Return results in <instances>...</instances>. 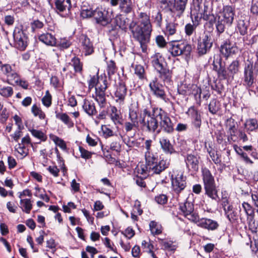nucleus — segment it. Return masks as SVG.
<instances>
[{
  "label": "nucleus",
  "mask_w": 258,
  "mask_h": 258,
  "mask_svg": "<svg viewBox=\"0 0 258 258\" xmlns=\"http://www.w3.org/2000/svg\"><path fill=\"white\" fill-rule=\"evenodd\" d=\"M235 16V9L232 6H224L218 14L216 21V29L219 36L225 31L226 27L232 24Z\"/></svg>",
  "instance_id": "obj_1"
},
{
  "label": "nucleus",
  "mask_w": 258,
  "mask_h": 258,
  "mask_svg": "<svg viewBox=\"0 0 258 258\" xmlns=\"http://www.w3.org/2000/svg\"><path fill=\"white\" fill-rule=\"evenodd\" d=\"M202 177L205 195L212 200H217L218 198V190L214 177L208 169L206 168L203 169Z\"/></svg>",
  "instance_id": "obj_2"
},
{
  "label": "nucleus",
  "mask_w": 258,
  "mask_h": 258,
  "mask_svg": "<svg viewBox=\"0 0 258 258\" xmlns=\"http://www.w3.org/2000/svg\"><path fill=\"white\" fill-rule=\"evenodd\" d=\"M156 125L153 130H149L150 132H155L159 126L161 130L167 134L173 132V124L167 113L161 109L157 110L155 114Z\"/></svg>",
  "instance_id": "obj_3"
},
{
  "label": "nucleus",
  "mask_w": 258,
  "mask_h": 258,
  "mask_svg": "<svg viewBox=\"0 0 258 258\" xmlns=\"http://www.w3.org/2000/svg\"><path fill=\"white\" fill-rule=\"evenodd\" d=\"M258 72V61H256L254 66L250 61L245 63L243 78V84L246 88L253 87Z\"/></svg>",
  "instance_id": "obj_4"
},
{
  "label": "nucleus",
  "mask_w": 258,
  "mask_h": 258,
  "mask_svg": "<svg viewBox=\"0 0 258 258\" xmlns=\"http://www.w3.org/2000/svg\"><path fill=\"white\" fill-rule=\"evenodd\" d=\"M172 41L169 43V51L173 56H176L184 54L188 55L191 50L190 45L184 43H179L177 42L180 38H171Z\"/></svg>",
  "instance_id": "obj_5"
},
{
  "label": "nucleus",
  "mask_w": 258,
  "mask_h": 258,
  "mask_svg": "<svg viewBox=\"0 0 258 258\" xmlns=\"http://www.w3.org/2000/svg\"><path fill=\"white\" fill-rule=\"evenodd\" d=\"M152 31L144 29L138 26L134 30H132L134 37L140 43L142 51L145 52L147 50V44L150 41V34Z\"/></svg>",
  "instance_id": "obj_6"
},
{
  "label": "nucleus",
  "mask_w": 258,
  "mask_h": 258,
  "mask_svg": "<svg viewBox=\"0 0 258 258\" xmlns=\"http://www.w3.org/2000/svg\"><path fill=\"white\" fill-rule=\"evenodd\" d=\"M161 109L154 108L152 112L151 113L147 108L143 111V114L141 116L140 122L143 124V127L146 128L147 130H153L156 125V120L155 114L157 110H160Z\"/></svg>",
  "instance_id": "obj_7"
},
{
  "label": "nucleus",
  "mask_w": 258,
  "mask_h": 258,
  "mask_svg": "<svg viewBox=\"0 0 258 258\" xmlns=\"http://www.w3.org/2000/svg\"><path fill=\"white\" fill-rule=\"evenodd\" d=\"M15 46L20 50H24L28 45V37L22 27H16L13 32Z\"/></svg>",
  "instance_id": "obj_8"
},
{
  "label": "nucleus",
  "mask_w": 258,
  "mask_h": 258,
  "mask_svg": "<svg viewBox=\"0 0 258 258\" xmlns=\"http://www.w3.org/2000/svg\"><path fill=\"white\" fill-rule=\"evenodd\" d=\"M111 6H118V10L123 15H127L134 12L135 7L132 0H110Z\"/></svg>",
  "instance_id": "obj_9"
},
{
  "label": "nucleus",
  "mask_w": 258,
  "mask_h": 258,
  "mask_svg": "<svg viewBox=\"0 0 258 258\" xmlns=\"http://www.w3.org/2000/svg\"><path fill=\"white\" fill-rule=\"evenodd\" d=\"M94 18L97 24L106 26L111 22V14L103 8H97L94 10Z\"/></svg>",
  "instance_id": "obj_10"
},
{
  "label": "nucleus",
  "mask_w": 258,
  "mask_h": 258,
  "mask_svg": "<svg viewBox=\"0 0 258 258\" xmlns=\"http://www.w3.org/2000/svg\"><path fill=\"white\" fill-rule=\"evenodd\" d=\"M55 11L62 17H69L71 15V0H55Z\"/></svg>",
  "instance_id": "obj_11"
},
{
  "label": "nucleus",
  "mask_w": 258,
  "mask_h": 258,
  "mask_svg": "<svg viewBox=\"0 0 258 258\" xmlns=\"http://www.w3.org/2000/svg\"><path fill=\"white\" fill-rule=\"evenodd\" d=\"M171 183L174 192L179 194L186 186V177L184 176L183 172H179L174 177L172 176Z\"/></svg>",
  "instance_id": "obj_12"
},
{
  "label": "nucleus",
  "mask_w": 258,
  "mask_h": 258,
  "mask_svg": "<svg viewBox=\"0 0 258 258\" xmlns=\"http://www.w3.org/2000/svg\"><path fill=\"white\" fill-rule=\"evenodd\" d=\"M194 220L193 223L196 224L198 227L209 231L216 230L219 227L217 221L207 218H200L199 215Z\"/></svg>",
  "instance_id": "obj_13"
},
{
  "label": "nucleus",
  "mask_w": 258,
  "mask_h": 258,
  "mask_svg": "<svg viewBox=\"0 0 258 258\" xmlns=\"http://www.w3.org/2000/svg\"><path fill=\"white\" fill-rule=\"evenodd\" d=\"M213 45V41L210 36L205 34L200 37L198 40L197 51L200 55L206 54L210 51Z\"/></svg>",
  "instance_id": "obj_14"
},
{
  "label": "nucleus",
  "mask_w": 258,
  "mask_h": 258,
  "mask_svg": "<svg viewBox=\"0 0 258 258\" xmlns=\"http://www.w3.org/2000/svg\"><path fill=\"white\" fill-rule=\"evenodd\" d=\"M149 87L152 94L164 102L167 101L164 87L155 78L149 84Z\"/></svg>",
  "instance_id": "obj_15"
},
{
  "label": "nucleus",
  "mask_w": 258,
  "mask_h": 258,
  "mask_svg": "<svg viewBox=\"0 0 258 258\" xmlns=\"http://www.w3.org/2000/svg\"><path fill=\"white\" fill-rule=\"evenodd\" d=\"M187 3V0H173L170 11L176 17L180 18L183 15Z\"/></svg>",
  "instance_id": "obj_16"
},
{
  "label": "nucleus",
  "mask_w": 258,
  "mask_h": 258,
  "mask_svg": "<svg viewBox=\"0 0 258 258\" xmlns=\"http://www.w3.org/2000/svg\"><path fill=\"white\" fill-rule=\"evenodd\" d=\"M179 209L184 216L191 222H194V219L197 218L198 214L194 213V207L192 203L186 201L180 205Z\"/></svg>",
  "instance_id": "obj_17"
},
{
  "label": "nucleus",
  "mask_w": 258,
  "mask_h": 258,
  "mask_svg": "<svg viewBox=\"0 0 258 258\" xmlns=\"http://www.w3.org/2000/svg\"><path fill=\"white\" fill-rule=\"evenodd\" d=\"M126 88L124 83L119 82L116 84V90L114 92L115 101L119 104H123L126 95Z\"/></svg>",
  "instance_id": "obj_18"
},
{
  "label": "nucleus",
  "mask_w": 258,
  "mask_h": 258,
  "mask_svg": "<svg viewBox=\"0 0 258 258\" xmlns=\"http://www.w3.org/2000/svg\"><path fill=\"white\" fill-rule=\"evenodd\" d=\"M169 165L170 161L169 160L167 159H162L159 162L156 161L155 163L152 164L151 167H149V169H151L152 174H159L168 168Z\"/></svg>",
  "instance_id": "obj_19"
},
{
  "label": "nucleus",
  "mask_w": 258,
  "mask_h": 258,
  "mask_svg": "<svg viewBox=\"0 0 258 258\" xmlns=\"http://www.w3.org/2000/svg\"><path fill=\"white\" fill-rule=\"evenodd\" d=\"M83 52L85 55L91 54L94 52V47L90 39L85 35H82L80 38Z\"/></svg>",
  "instance_id": "obj_20"
},
{
  "label": "nucleus",
  "mask_w": 258,
  "mask_h": 258,
  "mask_svg": "<svg viewBox=\"0 0 258 258\" xmlns=\"http://www.w3.org/2000/svg\"><path fill=\"white\" fill-rule=\"evenodd\" d=\"M200 157L191 154H187L185 162L187 167L194 171H197L199 168Z\"/></svg>",
  "instance_id": "obj_21"
},
{
  "label": "nucleus",
  "mask_w": 258,
  "mask_h": 258,
  "mask_svg": "<svg viewBox=\"0 0 258 258\" xmlns=\"http://www.w3.org/2000/svg\"><path fill=\"white\" fill-rule=\"evenodd\" d=\"M238 50V48L234 44H232L229 41H226L221 46L220 48L222 54L227 57L236 53Z\"/></svg>",
  "instance_id": "obj_22"
},
{
  "label": "nucleus",
  "mask_w": 258,
  "mask_h": 258,
  "mask_svg": "<svg viewBox=\"0 0 258 258\" xmlns=\"http://www.w3.org/2000/svg\"><path fill=\"white\" fill-rule=\"evenodd\" d=\"M108 114L111 120L115 124H122V115L120 111L114 106H110Z\"/></svg>",
  "instance_id": "obj_23"
},
{
  "label": "nucleus",
  "mask_w": 258,
  "mask_h": 258,
  "mask_svg": "<svg viewBox=\"0 0 258 258\" xmlns=\"http://www.w3.org/2000/svg\"><path fill=\"white\" fill-rule=\"evenodd\" d=\"M179 33V24L177 23L169 22L166 23L165 34L168 38L178 35Z\"/></svg>",
  "instance_id": "obj_24"
},
{
  "label": "nucleus",
  "mask_w": 258,
  "mask_h": 258,
  "mask_svg": "<svg viewBox=\"0 0 258 258\" xmlns=\"http://www.w3.org/2000/svg\"><path fill=\"white\" fill-rule=\"evenodd\" d=\"M159 143L161 148L165 153L171 155L176 152L173 146L167 137H162L160 138L159 139Z\"/></svg>",
  "instance_id": "obj_25"
},
{
  "label": "nucleus",
  "mask_w": 258,
  "mask_h": 258,
  "mask_svg": "<svg viewBox=\"0 0 258 258\" xmlns=\"http://www.w3.org/2000/svg\"><path fill=\"white\" fill-rule=\"evenodd\" d=\"M139 21L141 25L140 27L148 31H152V25L150 22V16L146 13L141 12L139 14Z\"/></svg>",
  "instance_id": "obj_26"
},
{
  "label": "nucleus",
  "mask_w": 258,
  "mask_h": 258,
  "mask_svg": "<svg viewBox=\"0 0 258 258\" xmlns=\"http://www.w3.org/2000/svg\"><path fill=\"white\" fill-rule=\"evenodd\" d=\"M200 13L203 20L209 21L211 24L214 22H216V18L212 13L211 9L209 8L207 5L204 4V10H202V12H200Z\"/></svg>",
  "instance_id": "obj_27"
},
{
  "label": "nucleus",
  "mask_w": 258,
  "mask_h": 258,
  "mask_svg": "<svg viewBox=\"0 0 258 258\" xmlns=\"http://www.w3.org/2000/svg\"><path fill=\"white\" fill-rule=\"evenodd\" d=\"M152 59V64L157 71L166 66L164 58L159 53L154 54Z\"/></svg>",
  "instance_id": "obj_28"
},
{
  "label": "nucleus",
  "mask_w": 258,
  "mask_h": 258,
  "mask_svg": "<svg viewBox=\"0 0 258 258\" xmlns=\"http://www.w3.org/2000/svg\"><path fill=\"white\" fill-rule=\"evenodd\" d=\"M159 74L160 78L164 83H170L172 78V72L166 66L157 71Z\"/></svg>",
  "instance_id": "obj_29"
},
{
  "label": "nucleus",
  "mask_w": 258,
  "mask_h": 258,
  "mask_svg": "<svg viewBox=\"0 0 258 258\" xmlns=\"http://www.w3.org/2000/svg\"><path fill=\"white\" fill-rule=\"evenodd\" d=\"M84 111L90 116L96 115L97 110L94 103L85 99L84 100V103L82 106Z\"/></svg>",
  "instance_id": "obj_30"
},
{
  "label": "nucleus",
  "mask_w": 258,
  "mask_h": 258,
  "mask_svg": "<svg viewBox=\"0 0 258 258\" xmlns=\"http://www.w3.org/2000/svg\"><path fill=\"white\" fill-rule=\"evenodd\" d=\"M128 119L130 120L139 124V109L137 104H132L129 109Z\"/></svg>",
  "instance_id": "obj_31"
},
{
  "label": "nucleus",
  "mask_w": 258,
  "mask_h": 258,
  "mask_svg": "<svg viewBox=\"0 0 258 258\" xmlns=\"http://www.w3.org/2000/svg\"><path fill=\"white\" fill-rule=\"evenodd\" d=\"M39 40L47 45L54 46L56 44V39L51 34L46 33L39 36Z\"/></svg>",
  "instance_id": "obj_32"
},
{
  "label": "nucleus",
  "mask_w": 258,
  "mask_h": 258,
  "mask_svg": "<svg viewBox=\"0 0 258 258\" xmlns=\"http://www.w3.org/2000/svg\"><path fill=\"white\" fill-rule=\"evenodd\" d=\"M192 111V124L195 127L198 129L199 132L200 131V127L202 123L201 117L198 110L194 108H191L189 111Z\"/></svg>",
  "instance_id": "obj_33"
},
{
  "label": "nucleus",
  "mask_w": 258,
  "mask_h": 258,
  "mask_svg": "<svg viewBox=\"0 0 258 258\" xmlns=\"http://www.w3.org/2000/svg\"><path fill=\"white\" fill-rule=\"evenodd\" d=\"M56 113V118L60 119L68 127L71 128L74 126V123L71 120L69 115L66 113Z\"/></svg>",
  "instance_id": "obj_34"
},
{
  "label": "nucleus",
  "mask_w": 258,
  "mask_h": 258,
  "mask_svg": "<svg viewBox=\"0 0 258 258\" xmlns=\"http://www.w3.org/2000/svg\"><path fill=\"white\" fill-rule=\"evenodd\" d=\"M127 18H125L122 14H119L114 18V22L116 25L122 30H125L127 26Z\"/></svg>",
  "instance_id": "obj_35"
},
{
  "label": "nucleus",
  "mask_w": 258,
  "mask_h": 258,
  "mask_svg": "<svg viewBox=\"0 0 258 258\" xmlns=\"http://www.w3.org/2000/svg\"><path fill=\"white\" fill-rule=\"evenodd\" d=\"M20 204V208L22 209L23 212L27 214L30 213L31 210L32 209V204L30 199H21Z\"/></svg>",
  "instance_id": "obj_36"
},
{
  "label": "nucleus",
  "mask_w": 258,
  "mask_h": 258,
  "mask_svg": "<svg viewBox=\"0 0 258 258\" xmlns=\"http://www.w3.org/2000/svg\"><path fill=\"white\" fill-rule=\"evenodd\" d=\"M95 93V100L98 102L100 107H104L106 102L105 92L96 90Z\"/></svg>",
  "instance_id": "obj_37"
},
{
  "label": "nucleus",
  "mask_w": 258,
  "mask_h": 258,
  "mask_svg": "<svg viewBox=\"0 0 258 258\" xmlns=\"http://www.w3.org/2000/svg\"><path fill=\"white\" fill-rule=\"evenodd\" d=\"M69 65H72L74 67L75 73H82L83 64L78 57L76 56L74 57L71 60V62L69 63Z\"/></svg>",
  "instance_id": "obj_38"
},
{
  "label": "nucleus",
  "mask_w": 258,
  "mask_h": 258,
  "mask_svg": "<svg viewBox=\"0 0 258 258\" xmlns=\"http://www.w3.org/2000/svg\"><path fill=\"white\" fill-rule=\"evenodd\" d=\"M31 112L35 117H38L40 119H44L46 117L45 113L36 104L32 106Z\"/></svg>",
  "instance_id": "obj_39"
},
{
  "label": "nucleus",
  "mask_w": 258,
  "mask_h": 258,
  "mask_svg": "<svg viewBox=\"0 0 258 258\" xmlns=\"http://www.w3.org/2000/svg\"><path fill=\"white\" fill-rule=\"evenodd\" d=\"M149 167H151V166L147 164H142L140 165H138L137 171L138 173L142 175L146 176L147 175L152 174L151 169H149Z\"/></svg>",
  "instance_id": "obj_40"
},
{
  "label": "nucleus",
  "mask_w": 258,
  "mask_h": 258,
  "mask_svg": "<svg viewBox=\"0 0 258 258\" xmlns=\"http://www.w3.org/2000/svg\"><path fill=\"white\" fill-rule=\"evenodd\" d=\"M190 88V91H185L183 93L185 94V95H190L191 94L194 95L195 97H197L198 96L199 98H201V89L197 85L191 84Z\"/></svg>",
  "instance_id": "obj_41"
},
{
  "label": "nucleus",
  "mask_w": 258,
  "mask_h": 258,
  "mask_svg": "<svg viewBox=\"0 0 258 258\" xmlns=\"http://www.w3.org/2000/svg\"><path fill=\"white\" fill-rule=\"evenodd\" d=\"M239 61L237 60H233L228 67V71L230 76H233L239 70Z\"/></svg>",
  "instance_id": "obj_42"
},
{
  "label": "nucleus",
  "mask_w": 258,
  "mask_h": 258,
  "mask_svg": "<svg viewBox=\"0 0 258 258\" xmlns=\"http://www.w3.org/2000/svg\"><path fill=\"white\" fill-rule=\"evenodd\" d=\"M146 163L152 165L157 161V156L154 154L151 151H146L145 153Z\"/></svg>",
  "instance_id": "obj_43"
},
{
  "label": "nucleus",
  "mask_w": 258,
  "mask_h": 258,
  "mask_svg": "<svg viewBox=\"0 0 258 258\" xmlns=\"http://www.w3.org/2000/svg\"><path fill=\"white\" fill-rule=\"evenodd\" d=\"M152 18L153 23H155L157 27L160 28L162 24V15L159 11H156L152 15Z\"/></svg>",
  "instance_id": "obj_44"
},
{
  "label": "nucleus",
  "mask_w": 258,
  "mask_h": 258,
  "mask_svg": "<svg viewBox=\"0 0 258 258\" xmlns=\"http://www.w3.org/2000/svg\"><path fill=\"white\" fill-rule=\"evenodd\" d=\"M107 88V80L105 78L100 77L99 80H98V84L96 86L95 90L105 92Z\"/></svg>",
  "instance_id": "obj_45"
},
{
  "label": "nucleus",
  "mask_w": 258,
  "mask_h": 258,
  "mask_svg": "<svg viewBox=\"0 0 258 258\" xmlns=\"http://www.w3.org/2000/svg\"><path fill=\"white\" fill-rule=\"evenodd\" d=\"M81 16L83 18H88L92 16L94 17V11L91 8L83 5L81 7Z\"/></svg>",
  "instance_id": "obj_46"
},
{
  "label": "nucleus",
  "mask_w": 258,
  "mask_h": 258,
  "mask_svg": "<svg viewBox=\"0 0 258 258\" xmlns=\"http://www.w3.org/2000/svg\"><path fill=\"white\" fill-rule=\"evenodd\" d=\"M245 128L249 131H253L258 127L257 120L255 119H249L246 121L245 123Z\"/></svg>",
  "instance_id": "obj_47"
},
{
  "label": "nucleus",
  "mask_w": 258,
  "mask_h": 258,
  "mask_svg": "<svg viewBox=\"0 0 258 258\" xmlns=\"http://www.w3.org/2000/svg\"><path fill=\"white\" fill-rule=\"evenodd\" d=\"M247 26L248 24L247 22L243 20H239L238 21L237 29L241 35H244L247 33Z\"/></svg>",
  "instance_id": "obj_48"
},
{
  "label": "nucleus",
  "mask_w": 258,
  "mask_h": 258,
  "mask_svg": "<svg viewBox=\"0 0 258 258\" xmlns=\"http://www.w3.org/2000/svg\"><path fill=\"white\" fill-rule=\"evenodd\" d=\"M135 74L141 80L146 78V73L144 67L140 64L136 65L135 67Z\"/></svg>",
  "instance_id": "obj_49"
},
{
  "label": "nucleus",
  "mask_w": 258,
  "mask_h": 258,
  "mask_svg": "<svg viewBox=\"0 0 258 258\" xmlns=\"http://www.w3.org/2000/svg\"><path fill=\"white\" fill-rule=\"evenodd\" d=\"M150 229L152 234L153 235H158L162 232L161 225L158 224L155 221H151L149 224Z\"/></svg>",
  "instance_id": "obj_50"
},
{
  "label": "nucleus",
  "mask_w": 258,
  "mask_h": 258,
  "mask_svg": "<svg viewBox=\"0 0 258 258\" xmlns=\"http://www.w3.org/2000/svg\"><path fill=\"white\" fill-rule=\"evenodd\" d=\"M226 127L228 129L229 134L231 136H235L236 128L235 126V122L234 120L232 118H230L227 120Z\"/></svg>",
  "instance_id": "obj_51"
},
{
  "label": "nucleus",
  "mask_w": 258,
  "mask_h": 258,
  "mask_svg": "<svg viewBox=\"0 0 258 258\" xmlns=\"http://www.w3.org/2000/svg\"><path fill=\"white\" fill-rule=\"evenodd\" d=\"M19 77L17 73L14 70H13V71L7 76V82L9 84L14 85L15 82H18Z\"/></svg>",
  "instance_id": "obj_52"
},
{
  "label": "nucleus",
  "mask_w": 258,
  "mask_h": 258,
  "mask_svg": "<svg viewBox=\"0 0 258 258\" xmlns=\"http://www.w3.org/2000/svg\"><path fill=\"white\" fill-rule=\"evenodd\" d=\"M139 124L129 120L125 121L124 124V127L126 132H131L132 130H136L139 127Z\"/></svg>",
  "instance_id": "obj_53"
},
{
  "label": "nucleus",
  "mask_w": 258,
  "mask_h": 258,
  "mask_svg": "<svg viewBox=\"0 0 258 258\" xmlns=\"http://www.w3.org/2000/svg\"><path fill=\"white\" fill-rule=\"evenodd\" d=\"M15 150L22 156V158L26 156L28 154V150L24 145L21 144H19L16 146Z\"/></svg>",
  "instance_id": "obj_54"
},
{
  "label": "nucleus",
  "mask_w": 258,
  "mask_h": 258,
  "mask_svg": "<svg viewBox=\"0 0 258 258\" xmlns=\"http://www.w3.org/2000/svg\"><path fill=\"white\" fill-rule=\"evenodd\" d=\"M219 109V103L216 99L212 100L209 104V110L210 112L215 114Z\"/></svg>",
  "instance_id": "obj_55"
},
{
  "label": "nucleus",
  "mask_w": 258,
  "mask_h": 258,
  "mask_svg": "<svg viewBox=\"0 0 258 258\" xmlns=\"http://www.w3.org/2000/svg\"><path fill=\"white\" fill-rule=\"evenodd\" d=\"M13 94V90L11 87H5L0 89V94L5 97H10Z\"/></svg>",
  "instance_id": "obj_56"
},
{
  "label": "nucleus",
  "mask_w": 258,
  "mask_h": 258,
  "mask_svg": "<svg viewBox=\"0 0 258 258\" xmlns=\"http://www.w3.org/2000/svg\"><path fill=\"white\" fill-rule=\"evenodd\" d=\"M30 132L34 137L42 141H45L47 139L46 136L41 131L33 129Z\"/></svg>",
  "instance_id": "obj_57"
},
{
  "label": "nucleus",
  "mask_w": 258,
  "mask_h": 258,
  "mask_svg": "<svg viewBox=\"0 0 258 258\" xmlns=\"http://www.w3.org/2000/svg\"><path fill=\"white\" fill-rule=\"evenodd\" d=\"M117 70L115 62L110 60L107 63V71L108 75L110 76L115 74Z\"/></svg>",
  "instance_id": "obj_58"
},
{
  "label": "nucleus",
  "mask_w": 258,
  "mask_h": 258,
  "mask_svg": "<svg viewBox=\"0 0 258 258\" xmlns=\"http://www.w3.org/2000/svg\"><path fill=\"white\" fill-rule=\"evenodd\" d=\"M51 95L48 91L46 92L45 96L42 99L43 104L47 107H49L51 104Z\"/></svg>",
  "instance_id": "obj_59"
},
{
  "label": "nucleus",
  "mask_w": 258,
  "mask_h": 258,
  "mask_svg": "<svg viewBox=\"0 0 258 258\" xmlns=\"http://www.w3.org/2000/svg\"><path fill=\"white\" fill-rule=\"evenodd\" d=\"M208 153L212 158V160L216 164H220L221 162V160L220 158L219 155L217 154V152H216L214 150H211L210 151L208 150Z\"/></svg>",
  "instance_id": "obj_60"
},
{
  "label": "nucleus",
  "mask_w": 258,
  "mask_h": 258,
  "mask_svg": "<svg viewBox=\"0 0 258 258\" xmlns=\"http://www.w3.org/2000/svg\"><path fill=\"white\" fill-rule=\"evenodd\" d=\"M197 27V26L193 24H191L190 23H188L186 24L184 28V31L186 35L188 36H191L195 31Z\"/></svg>",
  "instance_id": "obj_61"
},
{
  "label": "nucleus",
  "mask_w": 258,
  "mask_h": 258,
  "mask_svg": "<svg viewBox=\"0 0 258 258\" xmlns=\"http://www.w3.org/2000/svg\"><path fill=\"white\" fill-rule=\"evenodd\" d=\"M216 72H217L218 77L222 79H226L228 76H231L229 72H227L224 67L222 66L219 68Z\"/></svg>",
  "instance_id": "obj_62"
},
{
  "label": "nucleus",
  "mask_w": 258,
  "mask_h": 258,
  "mask_svg": "<svg viewBox=\"0 0 258 258\" xmlns=\"http://www.w3.org/2000/svg\"><path fill=\"white\" fill-rule=\"evenodd\" d=\"M53 142L55 144L59 146L61 149L66 150L67 149L66 144L64 141L61 139L57 136H54L53 138Z\"/></svg>",
  "instance_id": "obj_63"
},
{
  "label": "nucleus",
  "mask_w": 258,
  "mask_h": 258,
  "mask_svg": "<svg viewBox=\"0 0 258 258\" xmlns=\"http://www.w3.org/2000/svg\"><path fill=\"white\" fill-rule=\"evenodd\" d=\"M213 70L215 71H218L219 68L222 67L221 58L218 55L214 56L213 61Z\"/></svg>",
  "instance_id": "obj_64"
}]
</instances>
